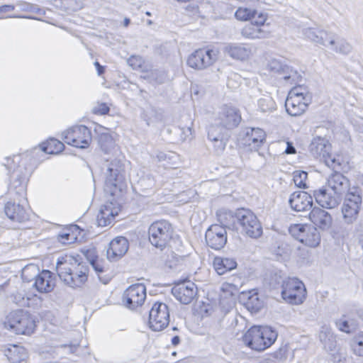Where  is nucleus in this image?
I'll list each match as a JSON object with an SVG mask.
<instances>
[{"mask_svg": "<svg viewBox=\"0 0 363 363\" xmlns=\"http://www.w3.org/2000/svg\"><path fill=\"white\" fill-rule=\"evenodd\" d=\"M56 271L60 279L72 288L80 287L87 280L89 266L78 255H66L60 257L56 263Z\"/></svg>", "mask_w": 363, "mask_h": 363, "instance_id": "f257e3e1", "label": "nucleus"}, {"mask_svg": "<svg viewBox=\"0 0 363 363\" xmlns=\"http://www.w3.org/2000/svg\"><path fill=\"white\" fill-rule=\"evenodd\" d=\"M233 218L235 228L240 229V233L251 238L257 239L263 233L262 226L256 215L250 209L238 208L235 213L229 212L225 217Z\"/></svg>", "mask_w": 363, "mask_h": 363, "instance_id": "f03ea898", "label": "nucleus"}, {"mask_svg": "<svg viewBox=\"0 0 363 363\" xmlns=\"http://www.w3.org/2000/svg\"><path fill=\"white\" fill-rule=\"evenodd\" d=\"M277 337V332L269 326L254 325L247 330L242 340L248 347L261 352L272 346Z\"/></svg>", "mask_w": 363, "mask_h": 363, "instance_id": "7ed1b4c3", "label": "nucleus"}, {"mask_svg": "<svg viewBox=\"0 0 363 363\" xmlns=\"http://www.w3.org/2000/svg\"><path fill=\"white\" fill-rule=\"evenodd\" d=\"M4 327L17 335H29L34 332L36 323L29 312L20 309L9 313L4 321Z\"/></svg>", "mask_w": 363, "mask_h": 363, "instance_id": "20e7f679", "label": "nucleus"}, {"mask_svg": "<svg viewBox=\"0 0 363 363\" xmlns=\"http://www.w3.org/2000/svg\"><path fill=\"white\" fill-rule=\"evenodd\" d=\"M305 36L311 41L325 46H330L333 50L342 54H347L351 51L350 45L343 40H336L333 33L325 30L308 28L304 30Z\"/></svg>", "mask_w": 363, "mask_h": 363, "instance_id": "39448f33", "label": "nucleus"}, {"mask_svg": "<svg viewBox=\"0 0 363 363\" xmlns=\"http://www.w3.org/2000/svg\"><path fill=\"white\" fill-rule=\"evenodd\" d=\"M105 180L106 191L114 195L121 192L127 187V179L124 164L121 160L115 159L108 165Z\"/></svg>", "mask_w": 363, "mask_h": 363, "instance_id": "423d86ee", "label": "nucleus"}, {"mask_svg": "<svg viewBox=\"0 0 363 363\" xmlns=\"http://www.w3.org/2000/svg\"><path fill=\"white\" fill-rule=\"evenodd\" d=\"M362 203V190L353 187L346 194L341 211L345 223H354L359 216Z\"/></svg>", "mask_w": 363, "mask_h": 363, "instance_id": "0eeeda50", "label": "nucleus"}, {"mask_svg": "<svg viewBox=\"0 0 363 363\" xmlns=\"http://www.w3.org/2000/svg\"><path fill=\"white\" fill-rule=\"evenodd\" d=\"M173 232L169 222L165 220H157L149 227V240L155 247L163 250L171 240Z\"/></svg>", "mask_w": 363, "mask_h": 363, "instance_id": "6e6552de", "label": "nucleus"}, {"mask_svg": "<svg viewBox=\"0 0 363 363\" xmlns=\"http://www.w3.org/2000/svg\"><path fill=\"white\" fill-rule=\"evenodd\" d=\"M308 150L313 157L324 162L328 167L335 169L337 166H340V163L333 156L331 144L326 138L320 136L313 138Z\"/></svg>", "mask_w": 363, "mask_h": 363, "instance_id": "1a4fd4ad", "label": "nucleus"}, {"mask_svg": "<svg viewBox=\"0 0 363 363\" xmlns=\"http://www.w3.org/2000/svg\"><path fill=\"white\" fill-rule=\"evenodd\" d=\"M289 233L294 238L308 247H316L320 243V234L313 225L294 224L290 226Z\"/></svg>", "mask_w": 363, "mask_h": 363, "instance_id": "9d476101", "label": "nucleus"}, {"mask_svg": "<svg viewBox=\"0 0 363 363\" xmlns=\"http://www.w3.org/2000/svg\"><path fill=\"white\" fill-rule=\"evenodd\" d=\"M282 298L291 304H301L306 298V288L297 278H288L281 285Z\"/></svg>", "mask_w": 363, "mask_h": 363, "instance_id": "9b49d317", "label": "nucleus"}, {"mask_svg": "<svg viewBox=\"0 0 363 363\" xmlns=\"http://www.w3.org/2000/svg\"><path fill=\"white\" fill-rule=\"evenodd\" d=\"M62 135L65 143L82 149L88 147L91 141V130L83 125L69 128Z\"/></svg>", "mask_w": 363, "mask_h": 363, "instance_id": "f8f14e48", "label": "nucleus"}, {"mask_svg": "<svg viewBox=\"0 0 363 363\" xmlns=\"http://www.w3.org/2000/svg\"><path fill=\"white\" fill-rule=\"evenodd\" d=\"M26 157L21 160V164L13 168L10 174L9 189L20 195L26 191L28 179L33 172V167L26 165Z\"/></svg>", "mask_w": 363, "mask_h": 363, "instance_id": "ddd939ff", "label": "nucleus"}, {"mask_svg": "<svg viewBox=\"0 0 363 363\" xmlns=\"http://www.w3.org/2000/svg\"><path fill=\"white\" fill-rule=\"evenodd\" d=\"M169 323V311L167 305L156 302L152 306L149 313L150 328L155 331L165 328Z\"/></svg>", "mask_w": 363, "mask_h": 363, "instance_id": "4468645a", "label": "nucleus"}, {"mask_svg": "<svg viewBox=\"0 0 363 363\" xmlns=\"http://www.w3.org/2000/svg\"><path fill=\"white\" fill-rule=\"evenodd\" d=\"M146 298V288L143 284L130 286L123 294V303L129 309L141 306Z\"/></svg>", "mask_w": 363, "mask_h": 363, "instance_id": "2eb2a0df", "label": "nucleus"}, {"mask_svg": "<svg viewBox=\"0 0 363 363\" xmlns=\"http://www.w3.org/2000/svg\"><path fill=\"white\" fill-rule=\"evenodd\" d=\"M216 59V50L199 49L189 57L187 65L196 69H203L212 65Z\"/></svg>", "mask_w": 363, "mask_h": 363, "instance_id": "dca6fc26", "label": "nucleus"}, {"mask_svg": "<svg viewBox=\"0 0 363 363\" xmlns=\"http://www.w3.org/2000/svg\"><path fill=\"white\" fill-rule=\"evenodd\" d=\"M172 294L181 303L189 304L196 298L197 287L191 281H183L172 287Z\"/></svg>", "mask_w": 363, "mask_h": 363, "instance_id": "f3484780", "label": "nucleus"}, {"mask_svg": "<svg viewBox=\"0 0 363 363\" xmlns=\"http://www.w3.org/2000/svg\"><path fill=\"white\" fill-rule=\"evenodd\" d=\"M205 240L211 248L220 250L227 242L225 228L218 224L211 225L206 232Z\"/></svg>", "mask_w": 363, "mask_h": 363, "instance_id": "a211bd4d", "label": "nucleus"}, {"mask_svg": "<svg viewBox=\"0 0 363 363\" xmlns=\"http://www.w3.org/2000/svg\"><path fill=\"white\" fill-rule=\"evenodd\" d=\"M295 91L296 90H291L285 101L286 111L291 116H298L303 114L311 101V95L305 96L302 100L294 97L298 94Z\"/></svg>", "mask_w": 363, "mask_h": 363, "instance_id": "6ab92c4d", "label": "nucleus"}, {"mask_svg": "<svg viewBox=\"0 0 363 363\" xmlns=\"http://www.w3.org/2000/svg\"><path fill=\"white\" fill-rule=\"evenodd\" d=\"M241 119L239 110L228 106L221 108L217 118L218 124L228 130H232L238 127Z\"/></svg>", "mask_w": 363, "mask_h": 363, "instance_id": "aec40b11", "label": "nucleus"}, {"mask_svg": "<svg viewBox=\"0 0 363 363\" xmlns=\"http://www.w3.org/2000/svg\"><path fill=\"white\" fill-rule=\"evenodd\" d=\"M239 135L244 145L255 149L259 147L266 139L265 132L259 128H245Z\"/></svg>", "mask_w": 363, "mask_h": 363, "instance_id": "412c9836", "label": "nucleus"}, {"mask_svg": "<svg viewBox=\"0 0 363 363\" xmlns=\"http://www.w3.org/2000/svg\"><path fill=\"white\" fill-rule=\"evenodd\" d=\"M313 196L316 202L325 208H334L342 201V196L333 192L330 189L324 188L313 191Z\"/></svg>", "mask_w": 363, "mask_h": 363, "instance_id": "4be33fe9", "label": "nucleus"}, {"mask_svg": "<svg viewBox=\"0 0 363 363\" xmlns=\"http://www.w3.org/2000/svg\"><path fill=\"white\" fill-rule=\"evenodd\" d=\"M289 203L295 211H311L313 207V198L306 191H295L290 196Z\"/></svg>", "mask_w": 363, "mask_h": 363, "instance_id": "5701e85b", "label": "nucleus"}, {"mask_svg": "<svg viewBox=\"0 0 363 363\" xmlns=\"http://www.w3.org/2000/svg\"><path fill=\"white\" fill-rule=\"evenodd\" d=\"M129 243L125 237H116L111 241L107 250V258L111 261H116L122 257L128 251Z\"/></svg>", "mask_w": 363, "mask_h": 363, "instance_id": "b1692460", "label": "nucleus"}, {"mask_svg": "<svg viewBox=\"0 0 363 363\" xmlns=\"http://www.w3.org/2000/svg\"><path fill=\"white\" fill-rule=\"evenodd\" d=\"M308 217L310 220L321 230H328L332 225L333 218L331 215L319 207L312 208Z\"/></svg>", "mask_w": 363, "mask_h": 363, "instance_id": "393cba45", "label": "nucleus"}, {"mask_svg": "<svg viewBox=\"0 0 363 363\" xmlns=\"http://www.w3.org/2000/svg\"><path fill=\"white\" fill-rule=\"evenodd\" d=\"M328 186L334 193L342 196L349 189L350 181L339 172H334L328 179Z\"/></svg>", "mask_w": 363, "mask_h": 363, "instance_id": "a878e982", "label": "nucleus"}, {"mask_svg": "<svg viewBox=\"0 0 363 363\" xmlns=\"http://www.w3.org/2000/svg\"><path fill=\"white\" fill-rule=\"evenodd\" d=\"M4 212L6 216L12 221L23 223L29 220V213L21 204L8 201L5 204Z\"/></svg>", "mask_w": 363, "mask_h": 363, "instance_id": "bb28decb", "label": "nucleus"}, {"mask_svg": "<svg viewBox=\"0 0 363 363\" xmlns=\"http://www.w3.org/2000/svg\"><path fill=\"white\" fill-rule=\"evenodd\" d=\"M15 286L11 283L10 281L5 282L4 284L0 285V290L4 291L6 297L10 296L11 301L16 305L23 307H30V296H25L22 292L14 293Z\"/></svg>", "mask_w": 363, "mask_h": 363, "instance_id": "cd10ccee", "label": "nucleus"}, {"mask_svg": "<svg viewBox=\"0 0 363 363\" xmlns=\"http://www.w3.org/2000/svg\"><path fill=\"white\" fill-rule=\"evenodd\" d=\"M55 282L52 274L48 270H43L33 283V286L40 293H49L54 289Z\"/></svg>", "mask_w": 363, "mask_h": 363, "instance_id": "c85d7f7f", "label": "nucleus"}, {"mask_svg": "<svg viewBox=\"0 0 363 363\" xmlns=\"http://www.w3.org/2000/svg\"><path fill=\"white\" fill-rule=\"evenodd\" d=\"M237 262L233 258L216 257L213 260V267L219 275H223L237 267Z\"/></svg>", "mask_w": 363, "mask_h": 363, "instance_id": "c756f323", "label": "nucleus"}, {"mask_svg": "<svg viewBox=\"0 0 363 363\" xmlns=\"http://www.w3.org/2000/svg\"><path fill=\"white\" fill-rule=\"evenodd\" d=\"M117 215L118 211L112 209L111 203L101 207L96 218L98 225L106 227L112 224Z\"/></svg>", "mask_w": 363, "mask_h": 363, "instance_id": "7c9ffc66", "label": "nucleus"}, {"mask_svg": "<svg viewBox=\"0 0 363 363\" xmlns=\"http://www.w3.org/2000/svg\"><path fill=\"white\" fill-rule=\"evenodd\" d=\"M5 355L11 363H20L28 357L26 348L16 345H11L6 350Z\"/></svg>", "mask_w": 363, "mask_h": 363, "instance_id": "2f4dec72", "label": "nucleus"}, {"mask_svg": "<svg viewBox=\"0 0 363 363\" xmlns=\"http://www.w3.org/2000/svg\"><path fill=\"white\" fill-rule=\"evenodd\" d=\"M225 52L231 57L243 60L248 57L250 53L249 48L236 43H229L225 47Z\"/></svg>", "mask_w": 363, "mask_h": 363, "instance_id": "473e14b6", "label": "nucleus"}, {"mask_svg": "<svg viewBox=\"0 0 363 363\" xmlns=\"http://www.w3.org/2000/svg\"><path fill=\"white\" fill-rule=\"evenodd\" d=\"M241 35L245 38L257 39L267 38L269 35V33L259 28L252 22L242 28Z\"/></svg>", "mask_w": 363, "mask_h": 363, "instance_id": "72a5a7b5", "label": "nucleus"}, {"mask_svg": "<svg viewBox=\"0 0 363 363\" xmlns=\"http://www.w3.org/2000/svg\"><path fill=\"white\" fill-rule=\"evenodd\" d=\"M242 298L245 299L244 305L247 310L252 312H258L263 306V302L259 298L258 294L255 292L252 294L251 291L247 293H242Z\"/></svg>", "mask_w": 363, "mask_h": 363, "instance_id": "f704fd0d", "label": "nucleus"}, {"mask_svg": "<svg viewBox=\"0 0 363 363\" xmlns=\"http://www.w3.org/2000/svg\"><path fill=\"white\" fill-rule=\"evenodd\" d=\"M335 325L340 331L346 333H352L357 330L359 323L355 319L343 316L336 320Z\"/></svg>", "mask_w": 363, "mask_h": 363, "instance_id": "c9c22d12", "label": "nucleus"}, {"mask_svg": "<svg viewBox=\"0 0 363 363\" xmlns=\"http://www.w3.org/2000/svg\"><path fill=\"white\" fill-rule=\"evenodd\" d=\"M64 147V144L55 138H50L40 145L41 150L47 154H57L62 152Z\"/></svg>", "mask_w": 363, "mask_h": 363, "instance_id": "e433bc0d", "label": "nucleus"}, {"mask_svg": "<svg viewBox=\"0 0 363 363\" xmlns=\"http://www.w3.org/2000/svg\"><path fill=\"white\" fill-rule=\"evenodd\" d=\"M281 79H283L284 81L289 84H296L299 81H301V76L298 72L297 70L293 69L292 67L286 65L284 67L281 74Z\"/></svg>", "mask_w": 363, "mask_h": 363, "instance_id": "4c0bfd02", "label": "nucleus"}, {"mask_svg": "<svg viewBox=\"0 0 363 363\" xmlns=\"http://www.w3.org/2000/svg\"><path fill=\"white\" fill-rule=\"evenodd\" d=\"M40 273V269L37 265L28 264L22 269L21 278L24 282L35 281Z\"/></svg>", "mask_w": 363, "mask_h": 363, "instance_id": "58836bf2", "label": "nucleus"}, {"mask_svg": "<svg viewBox=\"0 0 363 363\" xmlns=\"http://www.w3.org/2000/svg\"><path fill=\"white\" fill-rule=\"evenodd\" d=\"M99 145L105 153H111L115 148V142L112 136L108 133H101L99 136Z\"/></svg>", "mask_w": 363, "mask_h": 363, "instance_id": "ea45409f", "label": "nucleus"}, {"mask_svg": "<svg viewBox=\"0 0 363 363\" xmlns=\"http://www.w3.org/2000/svg\"><path fill=\"white\" fill-rule=\"evenodd\" d=\"M258 108L263 113L272 112L276 109V104L272 96L264 95L258 100Z\"/></svg>", "mask_w": 363, "mask_h": 363, "instance_id": "a19ab883", "label": "nucleus"}, {"mask_svg": "<svg viewBox=\"0 0 363 363\" xmlns=\"http://www.w3.org/2000/svg\"><path fill=\"white\" fill-rule=\"evenodd\" d=\"M350 346L354 354L363 357V332H360L351 340Z\"/></svg>", "mask_w": 363, "mask_h": 363, "instance_id": "79ce46f5", "label": "nucleus"}, {"mask_svg": "<svg viewBox=\"0 0 363 363\" xmlns=\"http://www.w3.org/2000/svg\"><path fill=\"white\" fill-rule=\"evenodd\" d=\"M256 14L257 11L255 9H251L247 7H240L235 11V16L238 20L245 21L252 19Z\"/></svg>", "mask_w": 363, "mask_h": 363, "instance_id": "37998d69", "label": "nucleus"}, {"mask_svg": "<svg viewBox=\"0 0 363 363\" xmlns=\"http://www.w3.org/2000/svg\"><path fill=\"white\" fill-rule=\"evenodd\" d=\"M319 339L322 343L326 347L328 345L333 343L335 337L331 328L328 325H323L319 333Z\"/></svg>", "mask_w": 363, "mask_h": 363, "instance_id": "c03bdc74", "label": "nucleus"}, {"mask_svg": "<svg viewBox=\"0 0 363 363\" xmlns=\"http://www.w3.org/2000/svg\"><path fill=\"white\" fill-rule=\"evenodd\" d=\"M308 177V173L305 171H296L294 172L293 180L296 186L305 189L306 187V180Z\"/></svg>", "mask_w": 363, "mask_h": 363, "instance_id": "a18cd8bd", "label": "nucleus"}, {"mask_svg": "<svg viewBox=\"0 0 363 363\" xmlns=\"http://www.w3.org/2000/svg\"><path fill=\"white\" fill-rule=\"evenodd\" d=\"M148 77L157 84H162L167 79V74L164 70L154 69L150 72Z\"/></svg>", "mask_w": 363, "mask_h": 363, "instance_id": "49530a36", "label": "nucleus"}, {"mask_svg": "<svg viewBox=\"0 0 363 363\" xmlns=\"http://www.w3.org/2000/svg\"><path fill=\"white\" fill-rule=\"evenodd\" d=\"M225 138L223 134H222L218 130V127L216 125H211L208 130V138L211 142L216 140L217 139H220Z\"/></svg>", "mask_w": 363, "mask_h": 363, "instance_id": "de8ad7c7", "label": "nucleus"}, {"mask_svg": "<svg viewBox=\"0 0 363 363\" xmlns=\"http://www.w3.org/2000/svg\"><path fill=\"white\" fill-rule=\"evenodd\" d=\"M227 141L228 138H223L211 142L216 154L220 155L223 152L225 148Z\"/></svg>", "mask_w": 363, "mask_h": 363, "instance_id": "09e8293b", "label": "nucleus"}, {"mask_svg": "<svg viewBox=\"0 0 363 363\" xmlns=\"http://www.w3.org/2000/svg\"><path fill=\"white\" fill-rule=\"evenodd\" d=\"M288 352V347L287 345H283L280 347L277 351H275L273 354V356L275 359L278 360H284L287 357Z\"/></svg>", "mask_w": 363, "mask_h": 363, "instance_id": "8fccbe9b", "label": "nucleus"}, {"mask_svg": "<svg viewBox=\"0 0 363 363\" xmlns=\"http://www.w3.org/2000/svg\"><path fill=\"white\" fill-rule=\"evenodd\" d=\"M286 65H283L280 62L276 60H273L269 62V67L272 72L274 73H277L278 74H281L284 67Z\"/></svg>", "mask_w": 363, "mask_h": 363, "instance_id": "3c124183", "label": "nucleus"}, {"mask_svg": "<svg viewBox=\"0 0 363 363\" xmlns=\"http://www.w3.org/2000/svg\"><path fill=\"white\" fill-rule=\"evenodd\" d=\"M143 59L139 56L133 55L128 59V64L133 69H138L142 67Z\"/></svg>", "mask_w": 363, "mask_h": 363, "instance_id": "603ef678", "label": "nucleus"}, {"mask_svg": "<svg viewBox=\"0 0 363 363\" xmlns=\"http://www.w3.org/2000/svg\"><path fill=\"white\" fill-rule=\"evenodd\" d=\"M21 156L20 155H14L12 158L7 157L5 159L6 162L3 164L6 167V169L11 172L13 167H14V164L16 162H20Z\"/></svg>", "mask_w": 363, "mask_h": 363, "instance_id": "864d4df0", "label": "nucleus"}, {"mask_svg": "<svg viewBox=\"0 0 363 363\" xmlns=\"http://www.w3.org/2000/svg\"><path fill=\"white\" fill-rule=\"evenodd\" d=\"M267 14L264 13H259L257 16V18L252 21L254 24L260 28V26H263L267 21Z\"/></svg>", "mask_w": 363, "mask_h": 363, "instance_id": "5fc2aeb1", "label": "nucleus"}, {"mask_svg": "<svg viewBox=\"0 0 363 363\" xmlns=\"http://www.w3.org/2000/svg\"><path fill=\"white\" fill-rule=\"evenodd\" d=\"M73 235L70 233H62L59 235L58 240L63 244L71 243Z\"/></svg>", "mask_w": 363, "mask_h": 363, "instance_id": "6e6d98bb", "label": "nucleus"}, {"mask_svg": "<svg viewBox=\"0 0 363 363\" xmlns=\"http://www.w3.org/2000/svg\"><path fill=\"white\" fill-rule=\"evenodd\" d=\"M291 90H296L295 92H296L298 94L297 95H295L294 97H297L302 100H303V98L305 97V96L311 95L308 92L303 91V89L301 86L294 87Z\"/></svg>", "mask_w": 363, "mask_h": 363, "instance_id": "4d7b16f0", "label": "nucleus"}, {"mask_svg": "<svg viewBox=\"0 0 363 363\" xmlns=\"http://www.w3.org/2000/svg\"><path fill=\"white\" fill-rule=\"evenodd\" d=\"M90 264H91V266L93 267V268L94 269V270L96 272H104V268L99 264L97 259L92 258L91 259H90Z\"/></svg>", "mask_w": 363, "mask_h": 363, "instance_id": "13d9d810", "label": "nucleus"}, {"mask_svg": "<svg viewBox=\"0 0 363 363\" xmlns=\"http://www.w3.org/2000/svg\"><path fill=\"white\" fill-rule=\"evenodd\" d=\"M272 279H274V283L273 282H271L270 284L272 286V287L274 288H276L277 285H279V284H283V281H284L285 280H283L281 275L278 274L277 273H275L274 274V277H272Z\"/></svg>", "mask_w": 363, "mask_h": 363, "instance_id": "bf43d9fd", "label": "nucleus"}, {"mask_svg": "<svg viewBox=\"0 0 363 363\" xmlns=\"http://www.w3.org/2000/svg\"><path fill=\"white\" fill-rule=\"evenodd\" d=\"M109 110V107L106 104H101L99 105L98 110H96L95 113L104 115L108 113Z\"/></svg>", "mask_w": 363, "mask_h": 363, "instance_id": "052dcab7", "label": "nucleus"}, {"mask_svg": "<svg viewBox=\"0 0 363 363\" xmlns=\"http://www.w3.org/2000/svg\"><path fill=\"white\" fill-rule=\"evenodd\" d=\"M15 9V6L11 4H6L0 6V13H7L12 11Z\"/></svg>", "mask_w": 363, "mask_h": 363, "instance_id": "680f3d73", "label": "nucleus"}, {"mask_svg": "<svg viewBox=\"0 0 363 363\" xmlns=\"http://www.w3.org/2000/svg\"><path fill=\"white\" fill-rule=\"evenodd\" d=\"M284 152L287 155L296 153V149L294 147L292 143H291V142L286 143V148Z\"/></svg>", "mask_w": 363, "mask_h": 363, "instance_id": "e2e57ef3", "label": "nucleus"}, {"mask_svg": "<svg viewBox=\"0 0 363 363\" xmlns=\"http://www.w3.org/2000/svg\"><path fill=\"white\" fill-rule=\"evenodd\" d=\"M156 157L159 161H164L167 159H170V155L163 152H157Z\"/></svg>", "mask_w": 363, "mask_h": 363, "instance_id": "0e129e2a", "label": "nucleus"}, {"mask_svg": "<svg viewBox=\"0 0 363 363\" xmlns=\"http://www.w3.org/2000/svg\"><path fill=\"white\" fill-rule=\"evenodd\" d=\"M287 247H288V244L287 243H286V242L281 243V246L278 247V249L281 251V252H279V254L281 255L282 254H286V255L289 254V252H288L289 250L286 249Z\"/></svg>", "mask_w": 363, "mask_h": 363, "instance_id": "69168bd1", "label": "nucleus"}, {"mask_svg": "<svg viewBox=\"0 0 363 363\" xmlns=\"http://www.w3.org/2000/svg\"><path fill=\"white\" fill-rule=\"evenodd\" d=\"M16 5L20 6L23 11H30L31 9V5L26 2H18Z\"/></svg>", "mask_w": 363, "mask_h": 363, "instance_id": "338daca9", "label": "nucleus"}, {"mask_svg": "<svg viewBox=\"0 0 363 363\" xmlns=\"http://www.w3.org/2000/svg\"><path fill=\"white\" fill-rule=\"evenodd\" d=\"M94 65L95 67H96V69H97V72H98V74L99 75H101V74L104 73V68L103 66H101L99 62H94Z\"/></svg>", "mask_w": 363, "mask_h": 363, "instance_id": "774afa93", "label": "nucleus"}]
</instances>
